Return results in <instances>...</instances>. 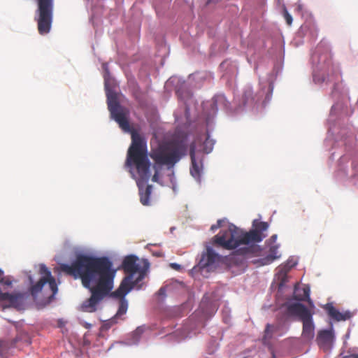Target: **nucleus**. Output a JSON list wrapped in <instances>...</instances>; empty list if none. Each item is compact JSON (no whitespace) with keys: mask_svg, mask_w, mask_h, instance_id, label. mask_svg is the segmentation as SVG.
I'll return each mask as SVG.
<instances>
[{"mask_svg":"<svg viewBox=\"0 0 358 358\" xmlns=\"http://www.w3.org/2000/svg\"><path fill=\"white\" fill-rule=\"evenodd\" d=\"M61 270L75 279L80 278L83 285L90 289L91 296L83 302V312L96 311L99 304L112 289V263L107 257L80 255L71 264H62Z\"/></svg>","mask_w":358,"mask_h":358,"instance_id":"obj_1","label":"nucleus"},{"mask_svg":"<svg viewBox=\"0 0 358 358\" xmlns=\"http://www.w3.org/2000/svg\"><path fill=\"white\" fill-rule=\"evenodd\" d=\"M129 115V111L119 105L116 94L113 92V120L124 132L129 133L131 137V145L128 150L127 164L136 169V184L141 204L150 206L152 185H147L151 174L146 141L138 131L130 125Z\"/></svg>","mask_w":358,"mask_h":358,"instance_id":"obj_2","label":"nucleus"},{"mask_svg":"<svg viewBox=\"0 0 358 358\" xmlns=\"http://www.w3.org/2000/svg\"><path fill=\"white\" fill-rule=\"evenodd\" d=\"M253 229L244 231L233 224H229L227 229H222L214 236L213 243L227 250L235 249L241 245L259 243L266 236L264 232L268 228L266 222L254 220Z\"/></svg>","mask_w":358,"mask_h":358,"instance_id":"obj_3","label":"nucleus"},{"mask_svg":"<svg viewBox=\"0 0 358 358\" xmlns=\"http://www.w3.org/2000/svg\"><path fill=\"white\" fill-rule=\"evenodd\" d=\"M150 263L145 259H140L134 255H127L124 257L122 264L116 268H113V278L117 270H122L127 275L123 278L120 284H125L127 287L138 289H141L143 280L149 270Z\"/></svg>","mask_w":358,"mask_h":358,"instance_id":"obj_4","label":"nucleus"},{"mask_svg":"<svg viewBox=\"0 0 358 358\" xmlns=\"http://www.w3.org/2000/svg\"><path fill=\"white\" fill-rule=\"evenodd\" d=\"M185 143L182 141L173 140L159 144L156 148L151 150L150 157L156 165L173 167L185 155Z\"/></svg>","mask_w":358,"mask_h":358,"instance_id":"obj_5","label":"nucleus"},{"mask_svg":"<svg viewBox=\"0 0 358 358\" xmlns=\"http://www.w3.org/2000/svg\"><path fill=\"white\" fill-rule=\"evenodd\" d=\"M287 310L288 315L296 316L302 322V337L308 341L313 339L315 336V325L310 310L302 303H294L287 306Z\"/></svg>","mask_w":358,"mask_h":358,"instance_id":"obj_6","label":"nucleus"},{"mask_svg":"<svg viewBox=\"0 0 358 358\" xmlns=\"http://www.w3.org/2000/svg\"><path fill=\"white\" fill-rule=\"evenodd\" d=\"M39 273L41 276L36 283H34L32 278L29 276V280L31 285L29 288L31 296L36 298L38 294L42 292L43 289L45 288V289H48L50 292V294L48 296V299H53L58 291L55 278L52 275L48 268L43 264L40 266Z\"/></svg>","mask_w":358,"mask_h":358,"instance_id":"obj_7","label":"nucleus"},{"mask_svg":"<svg viewBox=\"0 0 358 358\" xmlns=\"http://www.w3.org/2000/svg\"><path fill=\"white\" fill-rule=\"evenodd\" d=\"M38 3V30L40 34H48L51 28L53 15V0H36Z\"/></svg>","mask_w":358,"mask_h":358,"instance_id":"obj_8","label":"nucleus"},{"mask_svg":"<svg viewBox=\"0 0 358 358\" xmlns=\"http://www.w3.org/2000/svg\"><path fill=\"white\" fill-rule=\"evenodd\" d=\"M38 3V30L40 34H48L51 28L53 15V0H36Z\"/></svg>","mask_w":358,"mask_h":358,"instance_id":"obj_9","label":"nucleus"},{"mask_svg":"<svg viewBox=\"0 0 358 358\" xmlns=\"http://www.w3.org/2000/svg\"><path fill=\"white\" fill-rule=\"evenodd\" d=\"M133 289L131 287H127L125 284H120L119 287L113 291V304H115L117 308L116 313L113 315V324L124 320L122 316L126 314L128 309V301L125 296Z\"/></svg>","mask_w":358,"mask_h":358,"instance_id":"obj_10","label":"nucleus"},{"mask_svg":"<svg viewBox=\"0 0 358 358\" xmlns=\"http://www.w3.org/2000/svg\"><path fill=\"white\" fill-rule=\"evenodd\" d=\"M0 301H5L10 306L20 310L24 306V294L22 293L10 294L0 290Z\"/></svg>","mask_w":358,"mask_h":358,"instance_id":"obj_11","label":"nucleus"},{"mask_svg":"<svg viewBox=\"0 0 358 358\" xmlns=\"http://www.w3.org/2000/svg\"><path fill=\"white\" fill-rule=\"evenodd\" d=\"M103 76L104 78L105 90L107 97L108 109L110 112V117H112V82L110 75L108 64L103 63L102 64Z\"/></svg>","mask_w":358,"mask_h":358,"instance_id":"obj_12","label":"nucleus"},{"mask_svg":"<svg viewBox=\"0 0 358 358\" xmlns=\"http://www.w3.org/2000/svg\"><path fill=\"white\" fill-rule=\"evenodd\" d=\"M334 338L332 330H322L318 333L317 342L324 351H329L332 347Z\"/></svg>","mask_w":358,"mask_h":358,"instance_id":"obj_13","label":"nucleus"},{"mask_svg":"<svg viewBox=\"0 0 358 358\" xmlns=\"http://www.w3.org/2000/svg\"><path fill=\"white\" fill-rule=\"evenodd\" d=\"M218 259V255L210 247H208L206 253L202 255L199 265L201 268H207L213 266Z\"/></svg>","mask_w":358,"mask_h":358,"instance_id":"obj_14","label":"nucleus"},{"mask_svg":"<svg viewBox=\"0 0 358 358\" xmlns=\"http://www.w3.org/2000/svg\"><path fill=\"white\" fill-rule=\"evenodd\" d=\"M189 155L191 158L190 173L196 179L199 180L202 171V165L199 164L195 158V145H191Z\"/></svg>","mask_w":358,"mask_h":358,"instance_id":"obj_15","label":"nucleus"},{"mask_svg":"<svg viewBox=\"0 0 358 358\" xmlns=\"http://www.w3.org/2000/svg\"><path fill=\"white\" fill-rule=\"evenodd\" d=\"M278 245H271L269 248L268 254L266 257L261 258L257 261L260 265H268L273 263L275 260L279 259L280 257V255L278 254Z\"/></svg>","mask_w":358,"mask_h":358,"instance_id":"obj_16","label":"nucleus"},{"mask_svg":"<svg viewBox=\"0 0 358 358\" xmlns=\"http://www.w3.org/2000/svg\"><path fill=\"white\" fill-rule=\"evenodd\" d=\"M329 317L336 321L346 320L350 318L351 314L349 312L342 313L336 309L331 303H327L324 306Z\"/></svg>","mask_w":358,"mask_h":358,"instance_id":"obj_17","label":"nucleus"},{"mask_svg":"<svg viewBox=\"0 0 358 358\" xmlns=\"http://www.w3.org/2000/svg\"><path fill=\"white\" fill-rule=\"evenodd\" d=\"M327 66L329 72L327 77H324L321 82H333L338 78L340 73L339 68L331 61L328 62Z\"/></svg>","mask_w":358,"mask_h":358,"instance_id":"obj_18","label":"nucleus"},{"mask_svg":"<svg viewBox=\"0 0 358 358\" xmlns=\"http://www.w3.org/2000/svg\"><path fill=\"white\" fill-rule=\"evenodd\" d=\"M296 263L292 260H288L285 264L280 265L278 268V275L279 278H281L280 285H282L285 282L286 274L289 270L294 267Z\"/></svg>","mask_w":358,"mask_h":358,"instance_id":"obj_19","label":"nucleus"},{"mask_svg":"<svg viewBox=\"0 0 358 358\" xmlns=\"http://www.w3.org/2000/svg\"><path fill=\"white\" fill-rule=\"evenodd\" d=\"M214 143V141L213 139H210L209 135L207 134V136L203 143V151L206 153L210 152L213 148Z\"/></svg>","mask_w":358,"mask_h":358,"instance_id":"obj_20","label":"nucleus"},{"mask_svg":"<svg viewBox=\"0 0 358 358\" xmlns=\"http://www.w3.org/2000/svg\"><path fill=\"white\" fill-rule=\"evenodd\" d=\"M274 331V327L268 324L264 331V336L263 338L264 343H266L268 339L272 337V334Z\"/></svg>","mask_w":358,"mask_h":358,"instance_id":"obj_21","label":"nucleus"},{"mask_svg":"<svg viewBox=\"0 0 358 358\" xmlns=\"http://www.w3.org/2000/svg\"><path fill=\"white\" fill-rule=\"evenodd\" d=\"M241 254L248 255L250 253H253L256 252H260L261 249L259 246H252L251 248H245L241 250Z\"/></svg>","mask_w":358,"mask_h":358,"instance_id":"obj_22","label":"nucleus"},{"mask_svg":"<svg viewBox=\"0 0 358 358\" xmlns=\"http://www.w3.org/2000/svg\"><path fill=\"white\" fill-rule=\"evenodd\" d=\"M296 299L300 301H308L310 302V299L309 288H303V295L297 296Z\"/></svg>","mask_w":358,"mask_h":358,"instance_id":"obj_23","label":"nucleus"},{"mask_svg":"<svg viewBox=\"0 0 358 358\" xmlns=\"http://www.w3.org/2000/svg\"><path fill=\"white\" fill-rule=\"evenodd\" d=\"M144 332V327H138L136 328V329L134 331L133 336L135 338V339L137 341L138 338L141 336V334Z\"/></svg>","mask_w":358,"mask_h":358,"instance_id":"obj_24","label":"nucleus"},{"mask_svg":"<svg viewBox=\"0 0 358 358\" xmlns=\"http://www.w3.org/2000/svg\"><path fill=\"white\" fill-rule=\"evenodd\" d=\"M283 15H284V17H285V19L286 20L287 24L288 25H291L292 23V17L288 13V11L287 10V9L285 8H284Z\"/></svg>","mask_w":358,"mask_h":358,"instance_id":"obj_25","label":"nucleus"},{"mask_svg":"<svg viewBox=\"0 0 358 358\" xmlns=\"http://www.w3.org/2000/svg\"><path fill=\"white\" fill-rule=\"evenodd\" d=\"M1 284L6 286H10L12 285V280L9 277H4L2 281L0 282Z\"/></svg>","mask_w":358,"mask_h":358,"instance_id":"obj_26","label":"nucleus"},{"mask_svg":"<svg viewBox=\"0 0 358 358\" xmlns=\"http://www.w3.org/2000/svg\"><path fill=\"white\" fill-rule=\"evenodd\" d=\"M223 220H218L217 222V224H213L210 227V229L212 231H215L219 228H220L222 227V223Z\"/></svg>","mask_w":358,"mask_h":358,"instance_id":"obj_27","label":"nucleus"},{"mask_svg":"<svg viewBox=\"0 0 358 358\" xmlns=\"http://www.w3.org/2000/svg\"><path fill=\"white\" fill-rule=\"evenodd\" d=\"M159 176H158V171L156 170L155 174L152 176V180L153 182H158Z\"/></svg>","mask_w":358,"mask_h":358,"instance_id":"obj_28","label":"nucleus"},{"mask_svg":"<svg viewBox=\"0 0 358 358\" xmlns=\"http://www.w3.org/2000/svg\"><path fill=\"white\" fill-rule=\"evenodd\" d=\"M171 266L176 270H178L180 268V266L176 263L171 264Z\"/></svg>","mask_w":358,"mask_h":358,"instance_id":"obj_29","label":"nucleus"},{"mask_svg":"<svg viewBox=\"0 0 358 358\" xmlns=\"http://www.w3.org/2000/svg\"><path fill=\"white\" fill-rule=\"evenodd\" d=\"M166 293V289L164 287H161L159 291H158V294L159 295H164Z\"/></svg>","mask_w":358,"mask_h":358,"instance_id":"obj_30","label":"nucleus"},{"mask_svg":"<svg viewBox=\"0 0 358 358\" xmlns=\"http://www.w3.org/2000/svg\"><path fill=\"white\" fill-rule=\"evenodd\" d=\"M277 238V236L276 235H273L271 237V240L273 241V242L275 241Z\"/></svg>","mask_w":358,"mask_h":358,"instance_id":"obj_31","label":"nucleus"},{"mask_svg":"<svg viewBox=\"0 0 358 358\" xmlns=\"http://www.w3.org/2000/svg\"><path fill=\"white\" fill-rule=\"evenodd\" d=\"M350 357H352V358H358V355L353 354V355H351L350 356Z\"/></svg>","mask_w":358,"mask_h":358,"instance_id":"obj_32","label":"nucleus"},{"mask_svg":"<svg viewBox=\"0 0 358 358\" xmlns=\"http://www.w3.org/2000/svg\"><path fill=\"white\" fill-rule=\"evenodd\" d=\"M314 80H315V82H317V81H318V80H317V78H316V77H315V76H314Z\"/></svg>","mask_w":358,"mask_h":358,"instance_id":"obj_33","label":"nucleus"},{"mask_svg":"<svg viewBox=\"0 0 358 358\" xmlns=\"http://www.w3.org/2000/svg\"><path fill=\"white\" fill-rule=\"evenodd\" d=\"M273 358H275V356L274 354H273Z\"/></svg>","mask_w":358,"mask_h":358,"instance_id":"obj_34","label":"nucleus"}]
</instances>
